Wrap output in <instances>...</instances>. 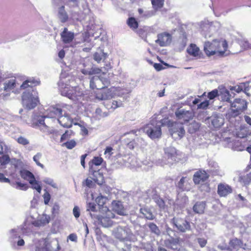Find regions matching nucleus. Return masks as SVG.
<instances>
[{
  "instance_id": "1",
  "label": "nucleus",
  "mask_w": 251,
  "mask_h": 251,
  "mask_svg": "<svg viewBox=\"0 0 251 251\" xmlns=\"http://www.w3.org/2000/svg\"><path fill=\"white\" fill-rule=\"evenodd\" d=\"M40 81L31 78L25 80L20 86L21 89H27L22 96L23 104L28 110L35 107L39 102L38 92L33 86L39 84Z\"/></svg>"
},
{
  "instance_id": "2",
  "label": "nucleus",
  "mask_w": 251,
  "mask_h": 251,
  "mask_svg": "<svg viewBox=\"0 0 251 251\" xmlns=\"http://www.w3.org/2000/svg\"><path fill=\"white\" fill-rule=\"evenodd\" d=\"M63 74L60 75V79L58 83L61 94L73 100H78L83 94V91L78 86L71 87L69 82V76L65 77Z\"/></svg>"
},
{
  "instance_id": "3",
  "label": "nucleus",
  "mask_w": 251,
  "mask_h": 251,
  "mask_svg": "<svg viewBox=\"0 0 251 251\" xmlns=\"http://www.w3.org/2000/svg\"><path fill=\"white\" fill-rule=\"evenodd\" d=\"M227 48L226 41L223 39H215L212 42H205L204 44L203 50L205 54L210 56L215 54L223 56Z\"/></svg>"
},
{
  "instance_id": "4",
  "label": "nucleus",
  "mask_w": 251,
  "mask_h": 251,
  "mask_svg": "<svg viewBox=\"0 0 251 251\" xmlns=\"http://www.w3.org/2000/svg\"><path fill=\"white\" fill-rule=\"evenodd\" d=\"M34 244L32 246V251H57L60 249L58 240L53 239L50 243L49 239L42 238L38 241H34Z\"/></svg>"
},
{
  "instance_id": "5",
  "label": "nucleus",
  "mask_w": 251,
  "mask_h": 251,
  "mask_svg": "<svg viewBox=\"0 0 251 251\" xmlns=\"http://www.w3.org/2000/svg\"><path fill=\"white\" fill-rule=\"evenodd\" d=\"M231 108L228 109L226 113L227 119H230L241 114L247 108V101L242 99H236L231 102Z\"/></svg>"
},
{
  "instance_id": "6",
  "label": "nucleus",
  "mask_w": 251,
  "mask_h": 251,
  "mask_svg": "<svg viewBox=\"0 0 251 251\" xmlns=\"http://www.w3.org/2000/svg\"><path fill=\"white\" fill-rule=\"evenodd\" d=\"M17 84L15 77H3V80L0 81V97L7 99Z\"/></svg>"
},
{
  "instance_id": "7",
  "label": "nucleus",
  "mask_w": 251,
  "mask_h": 251,
  "mask_svg": "<svg viewBox=\"0 0 251 251\" xmlns=\"http://www.w3.org/2000/svg\"><path fill=\"white\" fill-rule=\"evenodd\" d=\"M143 130L144 132L152 140L161 137L162 132L160 125L157 124L156 119L152 120L150 123L146 125Z\"/></svg>"
},
{
  "instance_id": "8",
  "label": "nucleus",
  "mask_w": 251,
  "mask_h": 251,
  "mask_svg": "<svg viewBox=\"0 0 251 251\" xmlns=\"http://www.w3.org/2000/svg\"><path fill=\"white\" fill-rule=\"evenodd\" d=\"M164 156L162 159H158L155 161L157 165L163 166L165 165L172 164L176 161V151L175 148L169 147L164 149Z\"/></svg>"
},
{
  "instance_id": "9",
  "label": "nucleus",
  "mask_w": 251,
  "mask_h": 251,
  "mask_svg": "<svg viewBox=\"0 0 251 251\" xmlns=\"http://www.w3.org/2000/svg\"><path fill=\"white\" fill-rule=\"evenodd\" d=\"M201 34L205 38L210 37L211 34L215 32L220 26V24L217 22L209 23L208 21H202L200 23Z\"/></svg>"
},
{
  "instance_id": "10",
  "label": "nucleus",
  "mask_w": 251,
  "mask_h": 251,
  "mask_svg": "<svg viewBox=\"0 0 251 251\" xmlns=\"http://www.w3.org/2000/svg\"><path fill=\"white\" fill-rule=\"evenodd\" d=\"M26 220L24 223L21 227L12 229L9 231L10 237L12 239H15L20 237V232L22 231L23 233L26 235H29L32 232V227L34 225L31 223L30 225L26 224Z\"/></svg>"
},
{
  "instance_id": "11",
  "label": "nucleus",
  "mask_w": 251,
  "mask_h": 251,
  "mask_svg": "<svg viewBox=\"0 0 251 251\" xmlns=\"http://www.w3.org/2000/svg\"><path fill=\"white\" fill-rule=\"evenodd\" d=\"M114 235L120 240L131 241L133 236L131 230L126 226H118L114 231Z\"/></svg>"
},
{
  "instance_id": "12",
  "label": "nucleus",
  "mask_w": 251,
  "mask_h": 251,
  "mask_svg": "<svg viewBox=\"0 0 251 251\" xmlns=\"http://www.w3.org/2000/svg\"><path fill=\"white\" fill-rule=\"evenodd\" d=\"M109 84V79L102 76H94L90 81V87L93 89L96 88L100 90L106 87Z\"/></svg>"
},
{
  "instance_id": "13",
  "label": "nucleus",
  "mask_w": 251,
  "mask_h": 251,
  "mask_svg": "<svg viewBox=\"0 0 251 251\" xmlns=\"http://www.w3.org/2000/svg\"><path fill=\"white\" fill-rule=\"evenodd\" d=\"M103 159L101 157L95 156L92 160V165L89 168V173L93 175L94 178L93 179L95 181H98V179L100 178L102 180L103 176L99 172V171H97L95 169L93 165L100 166L101 165L103 161Z\"/></svg>"
},
{
  "instance_id": "14",
  "label": "nucleus",
  "mask_w": 251,
  "mask_h": 251,
  "mask_svg": "<svg viewBox=\"0 0 251 251\" xmlns=\"http://www.w3.org/2000/svg\"><path fill=\"white\" fill-rule=\"evenodd\" d=\"M171 221L174 226L180 232H185L191 229L190 223L184 219L174 217Z\"/></svg>"
},
{
  "instance_id": "15",
  "label": "nucleus",
  "mask_w": 251,
  "mask_h": 251,
  "mask_svg": "<svg viewBox=\"0 0 251 251\" xmlns=\"http://www.w3.org/2000/svg\"><path fill=\"white\" fill-rule=\"evenodd\" d=\"M170 132L173 138L177 139H181L184 135L185 131L182 124L174 123L171 124Z\"/></svg>"
},
{
  "instance_id": "16",
  "label": "nucleus",
  "mask_w": 251,
  "mask_h": 251,
  "mask_svg": "<svg viewBox=\"0 0 251 251\" xmlns=\"http://www.w3.org/2000/svg\"><path fill=\"white\" fill-rule=\"evenodd\" d=\"M175 115L178 120H182L184 122H188L194 116L192 110H186L181 107L176 110Z\"/></svg>"
},
{
  "instance_id": "17",
  "label": "nucleus",
  "mask_w": 251,
  "mask_h": 251,
  "mask_svg": "<svg viewBox=\"0 0 251 251\" xmlns=\"http://www.w3.org/2000/svg\"><path fill=\"white\" fill-rule=\"evenodd\" d=\"M50 217L46 214L42 215L37 220H33L32 217L26 219V224L30 225L31 223L34 226L39 227L44 226L50 222Z\"/></svg>"
},
{
  "instance_id": "18",
  "label": "nucleus",
  "mask_w": 251,
  "mask_h": 251,
  "mask_svg": "<svg viewBox=\"0 0 251 251\" xmlns=\"http://www.w3.org/2000/svg\"><path fill=\"white\" fill-rule=\"evenodd\" d=\"M115 217V214L111 211L107 210L104 216H99L98 220L103 227H107L113 225L111 219L114 218Z\"/></svg>"
},
{
  "instance_id": "19",
  "label": "nucleus",
  "mask_w": 251,
  "mask_h": 251,
  "mask_svg": "<svg viewBox=\"0 0 251 251\" xmlns=\"http://www.w3.org/2000/svg\"><path fill=\"white\" fill-rule=\"evenodd\" d=\"M114 89H110L104 87L96 93V98L99 100H106L113 98Z\"/></svg>"
},
{
  "instance_id": "20",
  "label": "nucleus",
  "mask_w": 251,
  "mask_h": 251,
  "mask_svg": "<svg viewBox=\"0 0 251 251\" xmlns=\"http://www.w3.org/2000/svg\"><path fill=\"white\" fill-rule=\"evenodd\" d=\"M171 41V35L168 33L163 32L158 35V39L155 42L161 47H165L169 45Z\"/></svg>"
},
{
  "instance_id": "21",
  "label": "nucleus",
  "mask_w": 251,
  "mask_h": 251,
  "mask_svg": "<svg viewBox=\"0 0 251 251\" xmlns=\"http://www.w3.org/2000/svg\"><path fill=\"white\" fill-rule=\"evenodd\" d=\"M62 110L58 105H53L46 110V116L48 118H54L59 117L62 114Z\"/></svg>"
},
{
  "instance_id": "22",
  "label": "nucleus",
  "mask_w": 251,
  "mask_h": 251,
  "mask_svg": "<svg viewBox=\"0 0 251 251\" xmlns=\"http://www.w3.org/2000/svg\"><path fill=\"white\" fill-rule=\"evenodd\" d=\"M209 177V175L205 171H199L195 173L193 176V181L195 184H199L205 181Z\"/></svg>"
},
{
  "instance_id": "23",
  "label": "nucleus",
  "mask_w": 251,
  "mask_h": 251,
  "mask_svg": "<svg viewBox=\"0 0 251 251\" xmlns=\"http://www.w3.org/2000/svg\"><path fill=\"white\" fill-rule=\"evenodd\" d=\"M164 245L167 248L173 250H177L180 247L179 239L171 237L164 241Z\"/></svg>"
},
{
  "instance_id": "24",
  "label": "nucleus",
  "mask_w": 251,
  "mask_h": 251,
  "mask_svg": "<svg viewBox=\"0 0 251 251\" xmlns=\"http://www.w3.org/2000/svg\"><path fill=\"white\" fill-rule=\"evenodd\" d=\"M58 123L64 127L69 128L72 126L73 120L70 117L68 114L64 113L61 114L57 119Z\"/></svg>"
},
{
  "instance_id": "25",
  "label": "nucleus",
  "mask_w": 251,
  "mask_h": 251,
  "mask_svg": "<svg viewBox=\"0 0 251 251\" xmlns=\"http://www.w3.org/2000/svg\"><path fill=\"white\" fill-rule=\"evenodd\" d=\"M212 125L215 128H219L224 124L225 119L222 114H214L211 117Z\"/></svg>"
},
{
  "instance_id": "26",
  "label": "nucleus",
  "mask_w": 251,
  "mask_h": 251,
  "mask_svg": "<svg viewBox=\"0 0 251 251\" xmlns=\"http://www.w3.org/2000/svg\"><path fill=\"white\" fill-rule=\"evenodd\" d=\"M112 209L120 215H126V211L124 209L122 202L119 201H113L112 202Z\"/></svg>"
},
{
  "instance_id": "27",
  "label": "nucleus",
  "mask_w": 251,
  "mask_h": 251,
  "mask_svg": "<svg viewBox=\"0 0 251 251\" xmlns=\"http://www.w3.org/2000/svg\"><path fill=\"white\" fill-rule=\"evenodd\" d=\"M121 89H117L116 90V93L115 94H117L119 97L122 99H117L116 100H113L112 103V105L110 107V108H112L113 109H115L118 107H120L123 106V102L125 100V97H123L122 96L124 95V93H120Z\"/></svg>"
},
{
  "instance_id": "28",
  "label": "nucleus",
  "mask_w": 251,
  "mask_h": 251,
  "mask_svg": "<svg viewBox=\"0 0 251 251\" xmlns=\"http://www.w3.org/2000/svg\"><path fill=\"white\" fill-rule=\"evenodd\" d=\"M61 37L62 41L64 43H70L74 38V33L72 32L68 31L67 28H64L63 31L61 33Z\"/></svg>"
},
{
  "instance_id": "29",
  "label": "nucleus",
  "mask_w": 251,
  "mask_h": 251,
  "mask_svg": "<svg viewBox=\"0 0 251 251\" xmlns=\"http://www.w3.org/2000/svg\"><path fill=\"white\" fill-rule=\"evenodd\" d=\"M232 189L226 184H220L218 186V193L221 197H225L231 193Z\"/></svg>"
},
{
  "instance_id": "30",
  "label": "nucleus",
  "mask_w": 251,
  "mask_h": 251,
  "mask_svg": "<svg viewBox=\"0 0 251 251\" xmlns=\"http://www.w3.org/2000/svg\"><path fill=\"white\" fill-rule=\"evenodd\" d=\"M243 247H244V245L242 244V242L240 240L237 238H234L230 241L228 249L231 251H236L239 248H242Z\"/></svg>"
},
{
  "instance_id": "31",
  "label": "nucleus",
  "mask_w": 251,
  "mask_h": 251,
  "mask_svg": "<svg viewBox=\"0 0 251 251\" xmlns=\"http://www.w3.org/2000/svg\"><path fill=\"white\" fill-rule=\"evenodd\" d=\"M206 206L205 201H197L193 207V211L196 214H201L203 213Z\"/></svg>"
},
{
  "instance_id": "32",
  "label": "nucleus",
  "mask_w": 251,
  "mask_h": 251,
  "mask_svg": "<svg viewBox=\"0 0 251 251\" xmlns=\"http://www.w3.org/2000/svg\"><path fill=\"white\" fill-rule=\"evenodd\" d=\"M58 17L60 21L63 23H66L69 18L68 15L65 9V6L62 5L58 8Z\"/></svg>"
},
{
  "instance_id": "33",
  "label": "nucleus",
  "mask_w": 251,
  "mask_h": 251,
  "mask_svg": "<svg viewBox=\"0 0 251 251\" xmlns=\"http://www.w3.org/2000/svg\"><path fill=\"white\" fill-rule=\"evenodd\" d=\"M208 165L209 168V169L207 170L208 173H212L214 175L218 173L219 170V167L217 162L212 160H209L208 161Z\"/></svg>"
},
{
  "instance_id": "34",
  "label": "nucleus",
  "mask_w": 251,
  "mask_h": 251,
  "mask_svg": "<svg viewBox=\"0 0 251 251\" xmlns=\"http://www.w3.org/2000/svg\"><path fill=\"white\" fill-rule=\"evenodd\" d=\"M140 211L141 214L143 215V217L148 220H151L155 218L151 210L148 208H141Z\"/></svg>"
},
{
  "instance_id": "35",
  "label": "nucleus",
  "mask_w": 251,
  "mask_h": 251,
  "mask_svg": "<svg viewBox=\"0 0 251 251\" xmlns=\"http://www.w3.org/2000/svg\"><path fill=\"white\" fill-rule=\"evenodd\" d=\"M188 53L193 56H197L199 55L200 49L195 45L191 44L188 48L187 50Z\"/></svg>"
},
{
  "instance_id": "36",
  "label": "nucleus",
  "mask_w": 251,
  "mask_h": 251,
  "mask_svg": "<svg viewBox=\"0 0 251 251\" xmlns=\"http://www.w3.org/2000/svg\"><path fill=\"white\" fill-rule=\"evenodd\" d=\"M20 175L23 179L28 181L29 182H30V180L33 179L35 178L31 172L25 170H21Z\"/></svg>"
},
{
  "instance_id": "37",
  "label": "nucleus",
  "mask_w": 251,
  "mask_h": 251,
  "mask_svg": "<svg viewBox=\"0 0 251 251\" xmlns=\"http://www.w3.org/2000/svg\"><path fill=\"white\" fill-rule=\"evenodd\" d=\"M101 71L100 69L98 68H91L90 69H83L81 70V73L85 75H92L98 74Z\"/></svg>"
},
{
  "instance_id": "38",
  "label": "nucleus",
  "mask_w": 251,
  "mask_h": 251,
  "mask_svg": "<svg viewBox=\"0 0 251 251\" xmlns=\"http://www.w3.org/2000/svg\"><path fill=\"white\" fill-rule=\"evenodd\" d=\"M219 96L220 97V99L221 100L223 101L229 102L231 103V102L230 100L231 95L229 91L227 90H223L220 92Z\"/></svg>"
},
{
  "instance_id": "39",
  "label": "nucleus",
  "mask_w": 251,
  "mask_h": 251,
  "mask_svg": "<svg viewBox=\"0 0 251 251\" xmlns=\"http://www.w3.org/2000/svg\"><path fill=\"white\" fill-rule=\"evenodd\" d=\"M200 124L195 121L193 122L188 125V131L191 133H194L196 132L200 128Z\"/></svg>"
},
{
  "instance_id": "40",
  "label": "nucleus",
  "mask_w": 251,
  "mask_h": 251,
  "mask_svg": "<svg viewBox=\"0 0 251 251\" xmlns=\"http://www.w3.org/2000/svg\"><path fill=\"white\" fill-rule=\"evenodd\" d=\"M151 233L158 236L160 234L159 227L153 223H149L147 224Z\"/></svg>"
},
{
  "instance_id": "41",
  "label": "nucleus",
  "mask_w": 251,
  "mask_h": 251,
  "mask_svg": "<svg viewBox=\"0 0 251 251\" xmlns=\"http://www.w3.org/2000/svg\"><path fill=\"white\" fill-rule=\"evenodd\" d=\"M107 54L104 53L101 50L96 52L94 54V59L98 63H100L102 59H104L106 58Z\"/></svg>"
},
{
  "instance_id": "42",
  "label": "nucleus",
  "mask_w": 251,
  "mask_h": 251,
  "mask_svg": "<svg viewBox=\"0 0 251 251\" xmlns=\"http://www.w3.org/2000/svg\"><path fill=\"white\" fill-rule=\"evenodd\" d=\"M22 162L20 160L14 159L12 161L11 168L13 171L9 173L10 175L12 176L14 174L16 169L19 168L22 166Z\"/></svg>"
},
{
  "instance_id": "43",
  "label": "nucleus",
  "mask_w": 251,
  "mask_h": 251,
  "mask_svg": "<svg viewBox=\"0 0 251 251\" xmlns=\"http://www.w3.org/2000/svg\"><path fill=\"white\" fill-rule=\"evenodd\" d=\"M126 23L127 25L132 29H136L138 26V23L134 17H129Z\"/></svg>"
},
{
  "instance_id": "44",
  "label": "nucleus",
  "mask_w": 251,
  "mask_h": 251,
  "mask_svg": "<svg viewBox=\"0 0 251 251\" xmlns=\"http://www.w3.org/2000/svg\"><path fill=\"white\" fill-rule=\"evenodd\" d=\"M95 116L98 119L106 117L108 116V113L106 111L103 112L101 109L98 108L95 110Z\"/></svg>"
},
{
  "instance_id": "45",
  "label": "nucleus",
  "mask_w": 251,
  "mask_h": 251,
  "mask_svg": "<svg viewBox=\"0 0 251 251\" xmlns=\"http://www.w3.org/2000/svg\"><path fill=\"white\" fill-rule=\"evenodd\" d=\"M239 180L245 185L248 184L251 181V172L246 176H240Z\"/></svg>"
},
{
  "instance_id": "46",
  "label": "nucleus",
  "mask_w": 251,
  "mask_h": 251,
  "mask_svg": "<svg viewBox=\"0 0 251 251\" xmlns=\"http://www.w3.org/2000/svg\"><path fill=\"white\" fill-rule=\"evenodd\" d=\"M11 185L17 189L21 190H26L28 188V186L26 184L22 183L20 182H16L15 183H11Z\"/></svg>"
},
{
  "instance_id": "47",
  "label": "nucleus",
  "mask_w": 251,
  "mask_h": 251,
  "mask_svg": "<svg viewBox=\"0 0 251 251\" xmlns=\"http://www.w3.org/2000/svg\"><path fill=\"white\" fill-rule=\"evenodd\" d=\"M164 0H151V3L153 8L157 10L163 7Z\"/></svg>"
},
{
  "instance_id": "48",
  "label": "nucleus",
  "mask_w": 251,
  "mask_h": 251,
  "mask_svg": "<svg viewBox=\"0 0 251 251\" xmlns=\"http://www.w3.org/2000/svg\"><path fill=\"white\" fill-rule=\"evenodd\" d=\"M31 185V187L33 189H35L37 191L40 193L42 188L41 186L38 184V182L35 180V178L32 180H30V182H29Z\"/></svg>"
},
{
  "instance_id": "49",
  "label": "nucleus",
  "mask_w": 251,
  "mask_h": 251,
  "mask_svg": "<svg viewBox=\"0 0 251 251\" xmlns=\"http://www.w3.org/2000/svg\"><path fill=\"white\" fill-rule=\"evenodd\" d=\"M107 200V198L106 197L100 194L96 199V202L99 206H102L106 203Z\"/></svg>"
},
{
  "instance_id": "50",
  "label": "nucleus",
  "mask_w": 251,
  "mask_h": 251,
  "mask_svg": "<svg viewBox=\"0 0 251 251\" xmlns=\"http://www.w3.org/2000/svg\"><path fill=\"white\" fill-rule=\"evenodd\" d=\"M43 181L46 184L50 185L54 188H58L57 184L55 182H54V180L51 178L45 177L44 178Z\"/></svg>"
},
{
  "instance_id": "51",
  "label": "nucleus",
  "mask_w": 251,
  "mask_h": 251,
  "mask_svg": "<svg viewBox=\"0 0 251 251\" xmlns=\"http://www.w3.org/2000/svg\"><path fill=\"white\" fill-rule=\"evenodd\" d=\"M42 154L40 152H38L37 154H36L33 157V159L34 161L35 162L36 165L42 168H44V166L43 164H41L39 162V160L42 157Z\"/></svg>"
},
{
  "instance_id": "52",
  "label": "nucleus",
  "mask_w": 251,
  "mask_h": 251,
  "mask_svg": "<svg viewBox=\"0 0 251 251\" xmlns=\"http://www.w3.org/2000/svg\"><path fill=\"white\" fill-rule=\"evenodd\" d=\"M239 44L245 49H251V43L248 40L243 39L239 41Z\"/></svg>"
},
{
  "instance_id": "53",
  "label": "nucleus",
  "mask_w": 251,
  "mask_h": 251,
  "mask_svg": "<svg viewBox=\"0 0 251 251\" xmlns=\"http://www.w3.org/2000/svg\"><path fill=\"white\" fill-rule=\"evenodd\" d=\"M48 118L46 115L44 116H39L37 118V121L36 122V124L38 126H43L45 127H48V126L46 125L45 122V119Z\"/></svg>"
},
{
  "instance_id": "54",
  "label": "nucleus",
  "mask_w": 251,
  "mask_h": 251,
  "mask_svg": "<svg viewBox=\"0 0 251 251\" xmlns=\"http://www.w3.org/2000/svg\"><path fill=\"white\" fill-rule=\"evenodd\" d=\"M76 142L74 140H71L63 143V146L68 149H72L76 146Z\"/></svg>"
},
{
  "instance_id": "55",
  "label": "nucleus",
  "mask_w": 251,
  "mask_h": 251,
  "mask_svg": "<svg viewBox=\"0 0 251 251\" xmlns=\"http://www.w3.org/2000/svg\"><path fill=\"white\" fill-rule=\"evenodd\" d=\"M217 96H219V91L217 89H214L209 92L207 94V97L209 100H213Z\"/></svg>"
},
{
  "instance_id": "56",
  "label": "nucleus",
  "mask_w": 251,
  "mask_h": 251,
  "mask_svg": "<svg viewBox=\"0 0 251 251\" xmlns=\"http://www.w3.org/2000/svg\"><path fill=\"white\" fill-rule=\"evenodd\" d=\"M73 133V131L71 130H67L63 134L60 138V142H63L67 139L70 138Z\"/></svg>"
},
{
  "instance_id": "57",
  "label": "nucleus",
  "mask_w": 251,
  "mask_h": 251,
  "mask_svg": "<svg viewBox=\"0 0 251 251\" xmlns=\"http://www.w3.org/2000/svg\"><path fill=\"white\" fill-rule=\"evenodd\" d=\"M187 178L186 177H182L179 181L178 182L177 187L182 190H184V183L187 181Z\"/></svg>"
},
{
  "instance_id": "58",
  "label": "nucleus",
  "mask_w": 251,
  "mask_h": 251,
  "mask_svg": "<svg viewBox=\"0 0 251 251\" xmlns=\"http://www.w3.org/2000/svg\"><path fill=\"white\" fill-rule=\"evenodd\" d=\"M73 214L76 219H77L80 215V209L78 206H75L73 209Z\"/></svg>"
},
{
  "instance_id": "59",
  "label": "nucleus",
  "mask_w": 251,
  "mask_h": 251,
  "mask_svg": "<svg viewBox=\"0 0 251 251\" xmlns=\"http://www.w3.org/2000/svg\"><path fill=\"white\" fill-rule=\"evenodd\" d=\"M9 161V157L7 155H2L0 157V164L1 165H3L8 163Z\"/></svg>"
},
{
  "instance_id": "60",
  "label": "nucleus",
  "mask_w": 251,
  "mask_h": 251,
  "mask_svg": "<svg viewBox=\"0 0 251 251\" xmlns=\"http://www.w3.org/2000/svg\"><path fill=\"white\" fill-rule=\"evenodd\" d=\"M209 105V102L208 100H205L203 102L198 104V109H206Z\"/></svg>"
},
{
  "instance_id": "61",
  "label": "nucleus",
  "mask_w": 251,
  "mask_h": 251,
  "mask_svg": "<svg viewBox=\"0 0 251 251\" xmlns=\"http://www.w3.org/2000/svg\"><path fill=\"white\" fill-rule=\"evenodd\" d=\"M17 141L19 144L23 145H26L29 144L28 140L22 136H20L19 138H18Z\"/></svg>"
},
{
  "instance_id": "62",
  "label": "nucleus",
  "mask_w": 251,
  "mask_h": 251,
  "mask_svg": "<svg viewBox=\"0 0 251 251\" xmlns=\"http://www.w3.org/2000/svg\"><path fill=\"white\" fill-rule=\"evenodd\" d=\"M157 123L158 124L160 125V126H165V125H167L169 126H171L170 121L168 118L163 119L160 120V121H157Z\"/></svg>"
},
{
  "instance_id": "63",
  "label": "nucleus",
  "mask_w": 251,
  "mask_h": 251,
  "mask_svg": "<svg viewBox=\"0 0 251 251\" xmlns=\"http://www.w3.org/2000/svg\"><path fill=\"white\" fill-rule=\"evenodd\" d=\"M96 205L94 203L89 202L87 204L86 210L87 211H96Z\"/></svg>"
},
{
  "instance_id": "64",
  "label": "nucleus",
  "mask_w": 251,
  "mask_h": 251,
  "mask_svg": "<svg viewBox=\"0 0 251 251\" xmlns=\"http://www.w3.org/2000/svg\"><path fill=\"white\" fill-rule=\"evenodd\" d=\"M197 240L201 248L204 247L207 244V240L203 238H198Z\"/></svg>"
}]
</instances>
